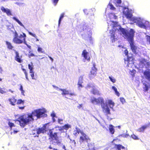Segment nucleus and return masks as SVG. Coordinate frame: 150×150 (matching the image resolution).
<instances>
[{"label": "nucleus", "instance_id": "nucleus-34", "mask_svg": "<svg viewBox=\"0 0 150 150\" xmlns=\"http://www.w3.org/2000/svg\"><path fill=\"white\" fill-rule=\"evenodd\" d=\"M22 69L23 70V72H24V73L25 75V78H26V79L28 80L29 79H28V74L26 71V70L25 69L23 68H22Z\"/></svg>", "mask_w": 150, "mask_h": 150}, {"label": "nucleus", "instance_id": "nucleus-4", "mask_svg": "<svg viewBox=\"0 0 150 150\" xmlns=\"http://www.w3.org/2000/svg\"><path fill=\"white\" fill-rule=\"evenodd\" d=\"M14 36L13 39V42L16 44H20L24 43V44L27 45L25 40L26 35L24 33L23 34H20L19 36V38H18V34L16 31L14 33Z\"/></svg>", "mask_w": 150, "mask_h": 150}, {"label": "nucleus", "instance_id": "nucleus-13", "mask_svg": "<svg viewBox=\"0 0 150 150\" xmlns=\"http://www.w3.org/2000/svg\"><path fill=\"white\" fill-rule=\"evenodd\" d=\"M110 38L112 42H114L115 41L116 38H115V31L114 30L110 31Z\"/></svg>", "mask_w": 150, "mask_h": 150}, {"label": "nucleus", "instance_id": "nucleus-31", "mask_svg": "<svg viewBox=\"0 0 150 150\" xmlns=\"http://www.w3.org/2000/svg\"><path fill=\"white\" fill-rule=\"evenodd\" d=\"M64 13H62L61 14V15H60V16L59 19V21H58V25H60V23H61V20L64 17Z\"/></svg>", "mask_w": 150, "mask_h": 150}, {"label": "nucleus", "instance_id": "nucleus-35", "mask_svg": "<svg viewBox=\"0 0 150 150\" xmlns=\"http://www.w3.org/2000/svg\"><path fill=\"white\" fill-rule=\"evenodd\" d=\"M108 104L110 106L112 105V107L115 104L111 100H108Z\"/></svg>", "mask_w": 150, "mask_h": 150}, {"label": "nucleus", "instance_id": "nucleus-28", "mask_svg": "<svg viewBox=\"0 0 150 150\" xmlns=\"http://www.w3.org/2000/svg\"><path fill=\"white\" fill-rule=\"evenodd\" d=\"M49 125L48 123H46L44 124L42 126V128L45 130V131L46 132L49 127Z\"/></svg>", "mask_w": 150, "mask_h": 150}, {"label": "nucleus", "instance_id": "nucleus-27", "mask_svg": "<svg viewBox=\"0 0 150 150\" xmlns=\"http://www.w3.org/2000/svg\"><path fill=\"white\" fill-rule=\"evenodd\" d=\"M24 100H22L21 99H18L16 101V104L18 105H20L21 104L23 105L24 104Z\"/></svg>", "mask_w": 150, "mask_h": 150}, {"label": "nucleus", "instance_id": "nucleus-62", "mask_svg": "<svg viewBox=\"0 0 150 150\" xmlns=\"http://www.w3.org/2000/svg\"><path fill=\"white\" fill-rule=\"evenodd\" d=\"M82 107V104H79L78 106H77V108L80 109Z\"/></svg>", "mask_w": 150, "mask_h": 150}, {"label": "nucleus", "instance_id": "nucleus-64", "mask_svg": "<svg viewBox=\"0 0 150 150\" xmlns=\"http://www.w3.org/2000/svg\"><path fill=\"white\" fill-rule=\"evenodd\" d=\"M62 148L63 149H64V150H66V147L64 145L62 146Z\"/></svg>", "mask_w": 150, "mask_h": 150}, {"label": "nucleus", "instance_id": "nucleus-10", "mask_svg": "<svg viewBox=\"0 0 150 150\" xmlns=\"http://www.w3.org/2000/svg\"><path fill=\"white\" fill-rule=\"evenodd\" d=\"M82 55L84 57V59L89 61L90 59V57L89 55V53L86 50H84L82 52Z\"/></svg>", "mask_w": 150, "mask_h": 150}, {"label": "nucleus", "instance_id": "nucleus-61", "mask_svg": "<svg viewBox=\"0 0 150 150\" xmlns=\"http://www.w3.org/2000/svg\"><path fill=\"white\" fill-rule=\"evenodd\" d=\"M63 121V120L61 119H58V122L59 123L61 124V122H62Z\"/></svg>", "mask_w": 150, "mask_h": 150}, {"label": "nucleus", "instance_id": "nucleus-17", "mask_svg": "<svg viewBox=\"0 0 150 150\" xmlns=\"http://www.w3.org/2000/svg\"><path fill=\"white\" fill-rule=\"evenodd\" d=\"M144 75L146 79L150 82V71H145L144 73Z\"/></svg>", "mask_w": 150, "mask_h": 150}, {"label": "nucleus", "instance_id": "nucleus-54", "mask_svg": "<svg viewBox=\"0 0 150 150\" xmlns=\"http://www.w3.org/2000/svg\"><path fill=\"white\" fill-rule=\"evenodd\" d=\"M51 115L53 118H54V117H55L56 116L54 112L51 113Z\"/></svg>", "mask_w": 150, "mask_h": 150}, {"label": "nucleus", "instance_id": "nucleus-44", "mask_svg": "<svg viewBox=\"0 0 150 150\" xmlns=\"http://www.w3.org/2000/svg\"><path fill=\"white\" fill-rule=\"evenodd\" d=\"M42 50H43V49L42 48H41L39 47H38V48L37 49V51L39 52L42 53H43L44 51H43Z\"/></svg>", "mask_w": 150, "mask_h": 150}, {"label": "nucleus", "instance_id": "nucleus-21", "mask_svg": "<svg viewBox=\"0 0 150 150\" xmlns=\"http://www.w3.org/2000/svg\"><path fill=\"white\" fill-rule=\"evenodd\" d=\"M46 132L45 131V130L43 129V128L42 127L41 128H39L37 130V133L38 134H39L40 133H43Z\"/></svg>", "mask_w": 150, "mask_h": 150}, {"label": "nucleus", "instance_id": "nucleus-50", "mask_svg": "<svg viewBox=\"0 0 150 150\" xmlns=\"http://www.w3.org/2000/svg\"><path fill=\"white\" fill-rule=\"evenodd\" d=\"M68 95H69L70 96H75L76 95V94L74 92L71 93H69V94Z\"/></svg>", "mask_w": 150, "mask_h": 150}, {"label": "nucleus", "instance_id": "nucleus-52", "mask_svg": "<svg viewBox=\"0 0 150 150\" xmlns=\"http://www.w3.org/2000/svg\"><path fill=\"white\" fill-rule=\"evenodd\" d=\"M54 4L55 5H56L58 2L59 0H52Z\"/></svg>", "mask_w": 150, "mask_h": 150}, {"label": "nucleus", "instance_id": "nucleus-7", "mask_svg": "<svg viewBox=\"0 0 150 150\" xmlns=\"http://www.w3.org/2000/svg\"><path fill=\"white\" fill-rule=\"evenodd\" d=\"M91 102L93 103H95L96 104L100 103L101 104H104V99L100 97L98 98H94L93 99L91 100Z\"/></svg>", "mask_w": 150, "mask_h": 150}, {"label": "nucleus", "instance_id": "nucleus-59", "mask_svg": "<svg viewBox=\"0 0 150 150\" xmlns=\"http://www.w3.org/2000/svg\"><path fill=\"white\" fill-rule=\"evenodd\" d=\"M87 28V27L85 25H83L82 26V28H83V30H84V29L86 30Z\"/></svg>", "mask_w": 150, "mask_h": 150}, {"label": "nucleus", "instance_id": "nucleus-48", "mask_svg": "<svg viewBox=\"0 0 150 150\" xmlns=\"http://www.w3.org/2000/svg\"><path fill=\"white\" fill-rule=\"evenodd\" d=\"M146 37L147 41L149 42L150 44V36L147 35L146 36Z\"/></svg>", "mask_w": 150, "mask_h": 150}, {"label": "nucleus", "instance_id": "nucleus-15", "mask_svg": "<svg viewBox=\"0 0 150 150\" xmlns=\"http://www.w3.org/2000/svg\"><path fill=\"white\" fill-rule=\"evenodd\" d=\"M123 13L125 15L127 19H129V20L130 19H132V15L129 11L128 10L126 12H125L124 11Z\"/></svg>", "mask_w": 150, "mask_h": 150}, {"label": "nucleus", "instance_id": "nucleus-6", "mask_svg": "<svg viewBox=\"0 0 150 150\" xmlns=\"http://www.w3.org/2000/svg\"><path fill=\"white\" fill-rule=\"evenodd\" d=\"M93 66L91 68V70L90 71V74L89 76L90 79H93V77L96 76L97 71V69L96 67V65L95 63H93Z\"/></svg>", "mask_w": 150, "mask_h": 150}, {"label": "nucleus", "instance_id": "nucleus-8", "mask_svg": "<svg viewBox=\"0 0 150 150\" xmlns=\"http://www.w3.org/2000/svg\"><path fill=\"white\" fill-rule=\"evenodd\" d=\"M101 106L103 111L107 115L110 114V110L106 105H105L104 103V104H102Z\"/></svg>", "mask_w": 150, "mask_h": 150}, {"label": "nucleus", "instance_id": "nucleus-19", "mask_svg": "<svg viewBox=\"0 0 150 150\" xmlns=\"http://www.w3.org/2000/svg\"><path fill=\"white\" fill-rule=\"evenodd\" d=\"M148 127V125H143L138 129L137 131L140 132H143L144 130Z\"/></svg>", "mask_w": 150, "mask_h": 150}, {"label": "nucleus", "instance_id": "nucleus-58", "mask_svg": "<svg viewBox=\"0 0 150 150\" xmlns=\"http://www.w3.org/2000/svg\"><path fill=\"white\" fill-rule=\"evenodd\" d=\"M25 107V106H21V107L19 106L18 108L20 109L23 110L24 108Z\"/></svg>", "mask_w": 150, "mask_h": 150}, {"label": "nucleus", "instance_id": "nucleus-11", "mask_svg": "<svg viewBox=\"0 0 150 150\" xmlns=\"http://www.w3.org/2000/svg\"><path fill=\"white\" fill-rule=\"evenodd\" d=\"M91 92L92 94L94 95H96L98 96H100V95L99 91L94 86H92V88Z\"/></svg>", "mask_w": 150, "mask_h": 150}, {"label": "nucleus", "instance_id": "nucleus-36", "mask_svg": "<svg viewBox=\"0 0 150 150\" xmlns=\"http://www.w3.org/2000/svg\"><path fill=\"white\" fill-rule=\"evenodd\" d=\"M108 5L110 6V9L111 10H114L116 9V8L111 3H109Z\"/></svg>", "mask_w": 150, "mask_h": 150}, {"label": "nucleus", "instance_id": "nucleus-60", "mask_svg": "<svg viewBox=\"0 0 150 150\" xmlns=\"http://www.w3.org/2000/svg\"><path fill=\"white\" fill-rule=\"evenodd\" d=\"M129 136V135L128 134H125L123 135L122 136V137H128Z\"/></svg>", "mask_w": 150, "mask_h": 150}, {"label": "nucleus", "instance_id": "nucleus-53", "mask_svg": "<svg viewBox=\"0 0 150 150\" xmlns=\"http://www.w3.org/2000/svg\"><path fill=\"white\" fill-rule=\"evenodd\" d=\"M21 150H28L25 146H23L21 148Z\"/></svg>", "mask_w": 150, "mask_h": 150}, {"label": "nucleus", "instance_id": "nucleus-2", "mask_svg": "<svg viewBox=\"0 0 150 150\" xmlns=\"http://www.w3.org/2000/svg\"><path fill=\"white\" fill-rule=\"evenodd\" d=\"M119 29L123 35L124 36L127 38L129 41H130V45L132 52L135 54H137V48L134 44L133 41L135 32L134 30L132 29H131L129 31H128L121 27H120Z\"/></svg>", "mask_w": 150, "mask_h": 150}, {"label": "nucleus", "instance_id": "nucleus-33", "mask_svg": "<svg viewBox=\"0 0 150 150\" xmlns=\"http://www.w3.org/2000/svg\"><path fill=\"white\" fill-rule=\"evenodd\" d=\"M143 85L144 86V87L143 88L144 91V92H146L147 91L149 90V86L147 84L145 83H143Z\"/></svg>", "mask_w": 150, "mask_h": 150}, {"label": "nucleus", "instance_id": "nucleus-41", "mask_svg": "<svg viewBox=\"0 0 150 150\" xmlns=\"http://www.w3.org/2000/svg\"><path fill=\"white\" fill-rule=\"evenodd\" d=\"M131 137L132 138L134 139H135V140L139 139V138H138V137L134 134L131 135Z\"/></svg>", "mask_w": 150, "mask_h": 150}, {"label": "nucleus", "instance_id": "nucleus-23", "mask_svg": "<svg viewBox=\"0 0 150 150\" xmlns=\"http://www.w3.org/2000/svg\"><path fill=\"white\" fill-rule=\"evenodd\" d=\"M59 90L62 91V95H68L69 94V91L65 89L60 88Z\"/></svg>", "mask_w": 150, "mask_h": 150}, {"label": "nucleus", "instance_id": "nucleus-37", "mask_svg": "<svg viewBox=\"0 0 150 150\" xmlns=\"http://www.w3.org/2000/svg\"><path fill=\"white\" fill-rule=\"evenodd\" d=\"M6 89L5 88H0V93L1 94H4L6 93L5 91Z\"/></svg>", "mask_w": 150, "mask_h": 150}, {"label": "nucleus", "instance_id": "nucleus-20", "mask_svg": "<svg viewBox=\"0 0 150 150\" xmlns=\"http://www.w3.org/2000/svg\"><path fill=\"white\" fill-rule=\"evenodd\" d=\"M87 146L89 150H96L94 146V144L92 143L88 144Z\"/></svg>", "mask_w": 150, "mask_h": 150}, {"label": "nucleus", "instance_id": "nucleus-38", "mask_svg": "<svg viewBox=\"0 0 150 150\" xmlns=\"http://www.w3.org/2000/svg\"><path fill=\"white\" fill-rule=\"evenodd\" d=\"M142 62L144 64H146L148 66H149L150 65V63L149 62H146V60L144 59H143Z\"/></svg>", "mask_w": 150, "mask_h": 150}, {"label": "nucleus", "instance_id": "nucleus-5", "mask_svg": "<svg viewBox=\"0 0 150 150\" xmlns=\"http://www.w3.org/2000/svg\"><path fill=\"white\" fill-rule=\"evenodd\" d=\"M79 142L80 144L86 143L88 145V144L91 143V139L84 132H82V134L80 136Z\"/></svg>", "mask_w": 150, "mask_h": 150}, {"label": "nucleus", "instance_id": "nucleus-25", "mask_svg": "<svg viewBox=\"0 0 150 150\" xmlns=\"http://www.w3.org/2000/svg\"><path fill=\"white\" fill-rule=\"evenodd\" d=\"M138 25L139 27L144 29H146L147 27L144 24L142 23H139L138 24Z\"/></svg>", "mask_w": 150, "mask_h": 150}, {"label": "nucleus", "instance_id": "nucleus-39", "mask_svg": "<svg viewBox=\"0 0 150 150\" xmlns=\"http://www.w3.org/2000/svg\"><path fill=\"white\" fill-rule=\"evenodd\" d=\"M131 19H130V20L133 21L134 23H137L138 22V20L136 18L132 17Z\"/></svg>", "mask_w": 150, "mask_h": 150}, {"label": "nucleus", "instance_id": "nucleus-43", "mask_svg": "<svg viewBox=\"0 0 150 150\" xmlns=\"http://www.w3.org/2000/svg\"><path fill=\"white\" fill-rule=\"evenodd\" d=\"M28 69L30 70L29 72H31V71H33V66H32L30 64H28Z\"/></svg>", "mask_w": 150, "mask_h": 150}, {"label": "nucleus", "instance_id": "nucleus-1", "mask_svg": "<svg viewBox=\"0 0 150 150\" xmlns=\"http://www.w3.org/2000/svg\"><path fill=\"white\" fill-rule=\"evenodd\" d=\"M45 111L44 110L39 109L34 110L31 114H25L18 118L17 121L19 123L22 127L28 124L34 120L33 116H36L38 118L42 117L45 114Z\"/></svg>", "mask_w": 150, "mask_h": 150}, {"label": "nucleus", "instance_id": "nucleus-16", "mask_svg": "<svg viewBox=\"0 0 150 150\" xmlns=\"http://www.w3.org/2000/svg\"><path fill=\"white\" fill-rule=\"evenodd\" d=\"M83 78L82 76H80L77 85L78 87L82 88L83 87L82 85V83H83Z\"/></svg>", "mask_w": 150, "mask_h": 150}, {"label": "nucleus", "instance_id": "nucleus-9", "mask_svg": "<svg viewBox=\"0 0 150 150\" xmlns=\"http://www.w3.org/2000/svg\"><path fill=\"white\" fill-rule=\"evenodd\" d=\"M14 51L16 54L15 59L18 63H22L23 62V60L22 59V56H20L18 52L16 51V50H14Z\"/></svg>", "mask_w": 150, "mask_h": 150}, {"label": "nucleus", "instance_id": "nucleus-57", "mask_svg": "<svg viewBox=\"0 0 150 150\" xmlns=\"http://www.w3.org/2000/svg\"><path fill=\"white\" fill-rule=\"evenodd\" d=\"M125 53L126 55L127 56L128 55V52L127 50H126L125 51Z\"/></svg>", "mask_w": 150, "mask_h": 150}, {"label": "nucleus", "instance_id": "nucleus-3", "mask_svg": "<svg viewBox=\"0 0 150 150\" xmlns=\"http://www.w3.org/2000/svg\"><path fill=\"white\" fill-rule=\"evenodd\" d=\"M54 129H50L49 130L47 133V135L48 136V139L52 144H59L61 143V142L59 140V137L58 135V133L54 132Z\"/></svg>", "mask_w": 150, "mask_h": 150}, {"label": "nucleus", "instance_id": "nucleus-40", "mask_svg": "<svg viewBox=\"0 0 150 150\" xmlns=\"http://www.w3.org/2000/svg\"><path fill=\"white\" fill-rule=\"evenodd\" d=\"M31 74L30 76L32 77V79H35V78L34 77V72L33 71H31V72H30Z\"/></svg>", "mask_w": 150, "mask_h": 150}, {"label": "nucleus", "instance_id": "nucleus-51", "mask_svg": "<svg viewBox=\"0 0 150 150\" xmlns=\"http://www.w3.org/2000/svg\"><path fill=\"white\" fill-rule=\"evenodd\" d=\"M78 134L80 133L81 135L82 134V132H84L83 131H81L80 130H77L76 132Z\"/></svg>", "mask_w": 150, "mask_h": 150}, {"label": "nucleus", "instance_id": "nucleus-12", "mask_svg": "<svg viewBox=\"0 0 150 150\" xmlns=\"http://www.w3.org/2000/svg\"><path fill=\"white\" fill-rule=\"evenodd\" d=\"M1 10L3 12L6 13L8 16H11L12 15L10 10L8 8H5L4 7L2 6Z\"/></svg>", "mask_w": 150, "mask_h": 150}, {"label": "nucleus", "instance_id": "nucleus-26", "mask_svg": "<svg viewBox=\"0 0 150 150\" xmlns=\"http://www.w3.org/2000/svg\"><path fill=\"white\" fill-rule=\"evenodd\" d=\"M109 130L110 132L112 134H114L115 132V130L113 128V126L112 125H110V127L109 128Z\"/></svg>", "mask_w": 150, "mask_h": 150}, {"label": "nucleus", "instance_id": "nucleus-29", "mask_svg": "<svg viewBox=\"0 0 150 150\" xmlns=\"http://www.w3.org/2000/svg\"><path fill=\"white\" fill-rule=\"evenodd\" d=\"M112 88L113 90L115 93V94L118 96H119L120 95V94L119 92L117 91V88L114 86H112Z\"/></svg>", "mask_w": 150, "mask_h": 150}, {"label": "nucleus", "instance_id": "nucleus-46", "mask_svg": "<svg viewBox=\"0 0 150 150\" xmlns=\"http://www.w3.org/2000/svg\"><path fill=\"white\" fill-rule=\"evenodd\" d=\"M30 52H31L30 51L29 52V54H28V57L29 58H30L31 57L35 56V55H34V54H33V53H30Z\"/></svg>", "mask_w": 150, "mask_h": 150}, {"label": "nucleus", "instance_id": "nucleus-22", "mask_svg": "<svg viewBox=\"0 0 150 150\" xmlns=\"http://www.w3.org/2000/svg\"><path fill=\"white\" fill-rule=\"evenodd\" d=\"M5 42L7 46V48L9 50H12L13 48V47L12 45L8 41H6Z\"/></svg>", "mask_w": 150, "mask_h": 150}, {"label": "nucleus", "instance_id": "nucleus-45", "mask_svg": "<svg viewBox=\"0 0 150 150\" xmlns=\"http://www.w3.org/2000/svg\"><path fill=\"white\" fill-rule=\"evenodd\" d=\"M28 33L29 35L37 38V36L35 34H33L31 32H29Z\"/></svg>", "mask_w": 150, "mask_h": 150}, {"label": "nucleus", "instance_id": "nucleus-56", "mask_svg": "<svg viewBox=\"0 0 150 150\" xmlns=\"http://www.w3.org/2000/svg\"><path fill=\"white\" fill-rule=\"evenodd\" d=\"M48 148L49 149H53L52 150H58L57 149H55V148H53L52 147V146L51 145H50L49 146V147Z\"/></svg>", "mask_w": 150, "mask_h": 150}, {"label": "nucleus", "instance_id": "nucleus-49", "mask_svg": "<svg viewBox=\"0 0 150 150\" xmlns=\"http://www.w3.org/2000/svg\"><path fill=\"white\" fill-rule=\"evenodd\" d=\"M93 85H91L90 84H88L87 85V88H92V86Z\"/></svg>", "mask_w": 150, "mask_h": 150}, {"label": "nucleus", "instance_id": "nucleus-18", "mask_svg": "<svg viewBox=\"0 0 150 150\" xmlns=\"http://www.w3.org/2000/svg\"><path fill=\"white\" fill-rule=\"evenodd\" d=\"M114 148L117 150H121V149H125V148L120 144H114Z\"/></svg>", "mask_w": 150, "mask_h": 150}, {"label": "nucleus", "instance_id": "nucleus-32", "mask_svg": "<svg viewBox=\"0 0 150 150\" xmlns=\"http://www.w3.org/2000/svg\"><path fill=\"white\" fill-rule=\"evenodd\" d=\"M8 124L10 127V129H12V127H15V126L14 124L13 123L11 122L10 121H9L8 122Z\"/></svg>", "mask_w": 150, "mask_h": 150}, {"label": "nucleus", "instance_id": "nucleus-30", "mask_svg": "<svg viewBox=\"0 0 150 150\" xmlns=\"http://www.w3.org/2000/svg\"><path fill=\"white\" fill-rule=\"evenodd\" d=\"M13 20L16 21L21 26H23V24L16 17H14L13 18Z\"/></svg>", "mask_w": 150, "mask_h": 150}, {"label": "nucleus", "instance_id": "nucleus-24", "mask_svg": "<svg viewBox=\"0 0 150 150\" xmlns=\"http://www.w3.org/2000/svg\"><path fill=\"white\" fill-rule=\"evenodd\" d=\"M71 127V126L70 125L68 124H66L65 125H64L62 127V129L67 130L69 128H70Z\"/></svg>", "mask_w": 150, "mask_h": 150}, {"label": "nucleus", "instance_id": "nucleus-55", "mask_svg": "<svg viewBox=\"0 0 150 150\" xmlns=\"http://www.w3.org/2000/svg\"><path fill=\"white\" fill-rule=\"evenodd\" d=\"M117 1L116 3L118 4H120L122 3V1L121 0H116Z\"/></svg>", "mask_w": 150, "mask_h": 150}, {"label": "nucleus", "instance_id": "nucleus-42", "mask_svg": "<svg viewBox=\"0 0 150 150\" xmlns=\"http://www.w3.org/2000/svg\"><path fill=\"white\" fill-rule=\"evenodd\" d=\"M109 79H110V80L113 83H114L116 81L115 79L113 78V77H111V76H109Z\"/></svg>", "mask_w": 150, "mask_h": 150}, {"label": "nucleus", "instance_id": "nucleus-63", "mask_svg": "<svg viewBox=\"0 0 150 150\" xmlns=\"http://www.w3.org/2000/svg\"><path fill=\"white\" fill-rule=\"evenodd\" d=\"M19 89L21 91L23 90V86L21 85L20 86V88Z\"/></svg>", "mask_w": 150, "mask_h": 150}, {"label": "nucleus", "instance_id": "nucleus-47", "mask_svg": "<svg viewBox=\"0 0 150 150\" xmlns=\"http://www.w3.org/2000/svg\"><path fill=\"white\" fill-rule=\"evenodd\" d=\"M120 99L121 102L122 103H123L125 102V99L123 97H121L120 98Z\"/></svg>", "mask_w": 150, "mask_h": 150}, {"label": "nucleus", "instance_id": "nucleus-14", "mask_svg": "<svg viewBox=\"0 0 150 150\" xmlns=\"http://www.w3.org/2000/svg\"><path fill=\"white\" fill-rule=\"evenodd\" d=\"M8 100L10 102V104L12 105L15 106L16 104L17 100L14 96L9 98Z\"/></svg>", "mask_w": 150, "mask_h": 150}]
</instances>
